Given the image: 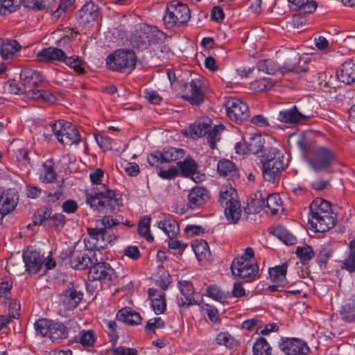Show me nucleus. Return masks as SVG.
I'll return each instance as SVG.
<instances>
[{"label": "nucleus", "instance_id": "1", "mask_svg": "<svg viewBox=\"0 0 355 355\" xmlns=\"http://www.w3.org/2000/svg\"><path fill=\"white\" fill-rule=\"evenodd\" d=\"M103 176V171L100 168L90 174V180L94 186L86 191V201L98 212L116 213L119 211L122 202L114 190L101 183Z\"/></svg>", "mask_w": 355, "mask_h": 355}, {"label": "nucleus", "instance_id": "2", "mask_svg": "<svg viewBox=\"0 0 355 355\" xmlns=\"http://www.w3.org/2000/svg\"><path fill=\"white\" fill-rule=\"evenodd\" d=\"M309 216V224L315 232H327L336 223V214L332 212L330 202L320 198L311 203Z\"/></svg>", "mask_w": 355, "mask_h": 355}, {"label": "nucleus", "instance_id": "3", "mask_svg": "<svg viewBox=\"0 0 355 355\" xmlns=\"http://www.w3.org/2000/svg\"><path fill=\"white\" fill-rule=\"evenodd\" d=\"M20 80L23 92L28 98L42 99L50 103L55 101V98L51 93L42 89L44 78L41 72L31 68H24L21 71Z\"/></svg>", "mask_w": 355, "mask_h": 355}, {"label": "nucleus", "instance_id": "4", "mask_svg": "<svg viewBox=\"0 0 355 355\" xmlns=\"http://www.w3.org/2000/svg\"><path fill=\"white\" fill-rule=\"evenodd\" d=\"M230 270L234 278L239 277L243 282H251L257 279L259 277V270L253 249L248 247L243 254L234 258Z\"/></svg>", "mask_w": 355, "mask_h": 355}, {"label": "nucleus", "instance_id": "5", "mask_svg": "<svg viewBox=\"0 0 355 355\" xmlns=\"http://www.w3.org/2000/svg\"><path fill=\"white\" fill-rule=\"evenodd\" d=\"M263 177L266 181L272 182L287 165L284 155L276 148H264L261 155Z\"/></svg>", "mask_w": 355, "mask_h": 355}, {"label": "nucleus", "instance_id": "6", "mask_svg": "<svg viewBox=\"0 0 355 355\" xmlns=\"http://www.w3.org/2000/svg\"><path fill=\"white\" fill-rule=\"evenodd\" d=\"M191 17L189 7L180 2H171L166 7L163 21L167 28L180 26L186 24Z\"/></svg>", "mask_w": 355, "mask_h": 355}, {"label": "nucleus", "instance_id": "7", "mask_svg": "<svg viewBox=\"0 0 355 355\" xmlns=\"http://www.w3.org/2000/svg\"><path fill=\"white\" fill-rule=\"evenodd\" d=\"M85 245L83 250H76V245L69 246L65 258L70 259L71 267L78 270H84L91 267L95 261H98L96 254L94 248H87Z\"/></svg>", "mask_w": 355, "mask_h": 355}, {"label": "nucleus", "instance_id": "8", "mask_svg": "<svg viewBox=\"0 0 355 355\" xmlns=\"http://www.w3.org/2000/svg\"><path fill=\"white\" fill-rule=\"evenodd\" d=\"M50 127L58 141L64 145L71 146L73 144H78L80 141L78 129L70 122L60 120L51 122Z\"/></svg>", "mask_w": 355, "mask_h": 355}, {"label": "nucleus", "instance_id": "9", "mask_svg": "<svg viewBox=\"0 0 355 355\" xmlns=\"http://www.w3.org/2000/svg\"><path fill=\"white\" fill-rule=\"evenodd\" d=\"M136 61V55L133 51L120 49L110 54L107 58L106 63L109 69L113 71H130L135 69Z\"/></svg>", "mask_w": 355, "mask_h": 355}, {"label": "nucleus", "instance_id": "10", "mask_svg": "<svg viewBox=\"0 0 355 355\" xmlns=\"http://www.w3.org/2000/svg\"><path fill=\"white\" fill-rule=\"evenodd\" d=\"M37 333L48 336L53 342H60L68 336L67 327L62 323L55 322L45 318L40 319L35 323Z\"/></svg>", "mask_w": 355, "mask_h": 355}, {"label": "nucleus", "instance_id": "11", "mask_svg": "<svg viewBox=\"0 0 355 355\" xmlns=\"http://www.w3.org/2000/svg\"><path fill=\"white\" fill-rule=\"evenodd\" d=\"M335 159L334 153L327 147L320 146L314 149L308 158L309 166L315 171L327 170Z\"/></svg>", "mask_w": 355, "mask_h": 355}, {"label": "nucleus", "instance_id": "12", "mask_svg": "<svg viewBox=\"0 0 355 355\" xmlns=\"http://www.w3.org/2000/svg\"><path fill=\"white\" fill-rule=\"evenodd\" d=\"M114 270L105 262L95 261L89 268L88 278L91 281H100L110 285L116 279Z\"/></svg>", "mask_w": 355, "mask_h": 355}, {"label": "nucleus", "instance_id": "13", "mask_svg": "<svg viewBox=\"0 0 355 355\" xmlns=\"http://www.w3.org/2000/svg\"><path fill=\"white\" fill-rule=\"evenodd\" d=\"M23 260L26 271L32 275L39 272L45 261L44 255L35 249L34 245H27L24 250Z\"/></svg>", "mask_w": 355, "mask_h": 355}, {"label": "nucleus", "instance_id": "14", "mask_svg": "<svg viewBox=\"0 0 355 355\" xmlns=\"http://www.w3.org/2000/svg\"><path fill=\"white\" fill-rule=\"evenodd\" d=\"M225 110L230 119L237 123H241L250 116L248 105L238 98L227 99L225 102Z\"/></svg>", "mask_w": 355, "mask_h": 355}, {"label": "nucleus", "instance_id": "15", "mask_svg": "<svg viewBox=\"0 0 355 355\" xmlns=\"http://www.w3.org/2000/svg\"><path fill=\"white\" fill-rule=\"evenodd\" d=\"M159 31L156 27L143 24L137 30L133 37V42L140 49H146L151 43L156 41Z\"/></svg>", "mask_w": 355, "mask_h": 355}, {"label": "nucleus", "instance_id": "16", "mask_svg": "<svg viewBox=\"0 0 355 355\" xmlns=\"http://www.w3.org/2000/svg\"><path fill=\"white\" fill-rule=\"evenodd\" d=\"M252 205L254 207L253 212L257 213L261 211L265 206H266L272 215L278 214L279 211H283L282 200L278 194L269 195L267 199H254L252 201Z\"/></svg>", "mask_w": 355, "mask_h": 355}, {"label": "nucleus", "instance_id": "17", "mask_svg": "<svg viewBox=\"0 0 355 355\" xmlns=\"http://www.w3.org/2000/svg\"><path fill=\"white\" fill-rule=\"evenodd\" d=\"M178 288L182 294L181 297L178 298V304L182 307H189L192 305L199 304V300L196 298L197 293L194 291L193 284L189 281H180Z\"/></svg>", "mask_w": 355, "mask_h": 355}, {"label": "nucleus", "instance_id": "18", "mask_svg": "<svg viewBox=\"0 0 355 355\" xmlns=\"http://www.w3.org/2000/svg\"><path fill=\"white\" fill-rule=\"evenodd\" d=\"M279 348L286 355L306 354L309 352L306 343L294 338L282 339Z\"/></svg>", "mask_w": 355, "mask_h": 355}, {"label": "nucleus", "instance_id": "19", "mask_svg": "<svg viewBox=\"0 0 355 355\" xmlns=\"http://www.w3.org/2000/svg\"><path fill=\"white\" fill-rule=\"evenodd\" d=\"M18 200L17 191L14 189L0 191V223L6 214L15 209Z\"/></svg>", "mask_w": 355, "mask_h": 355}, {"label": "nucleus", "instance_id": "20", "mask_svg": "<svg viewBox=\"0 0 355 355\" xmlns=\"http://www.w3.org/2000/svg\"><path fill=\"white\" fill-rule=\"evenodd\" d=\"M183 98L193 105H198L203 101L200 80H192L184 85Z\"/></svg>", "mask_w": 355, "mask_h": 355}, {"label": "nucleus", "instance_id": "21", "mask_svg": "<svg viewBox=\"0 0 355 355\" xmlns=\"http://www.w3.org/2000/svg\"><path fill=\"white\" fill-rule=\"evenodd\" d=\"M98 15L99 8L92 1L85 3L78 14L80 23L83 24L96 21Z\"/></svg>", "mask_w": 355, "mask_h": 355}, {"label": "nucleus", "instance_id": "22", "mask_svg": "<svg viewBox=\"0 0 355 355\" xmlns=\"http://www.w3.org/2000/svg\"><path fill=\"white\" fill-rule=\"evenodd\" d=\"M208 199V191L204 187H196L188 195V207L192 209L200 207Z\"/></svg>", "mask_w": 355, "mask_h": 355}, {"label": "nucleus", "instance_id": "23", "mask_svg": "<svg viewBox=\"0 0 355 355\" xmlns=\"http://www.w3.org/2000/svg\"><path fill=\"white\" fill-rule=\"evenodd\" d=\"M288 264L284 262L281 265L276 266L269 269V276L271 282L275 285L270 286L271 291H275V287L277 286H284L286 283V273Z\"/></svg>", "mask_w": 355, "mask_h": 355}, {"label": "nucleus", "instance_id": "24", "mask_svg": "<svg viewBox=\"0 0 355 355\" xmlns=\"http://www.w3.org/2000/svg\"><path fill=\"white\" fill-rule=\"evenodd\" d=\"M64 53L62 49L55 47L44 48L37 53V60L39 62H61L63 60Z\"/></svg>", "mask_w": 355, "mask_h": 355}, {"label": "nucleus", "instance_id": "25", "mask_svg": "<svg viewBox=\"0 0 355 355\" xmlns=\"http://www.w3.org/2000/svg\"><path fill=\"white\" fill-rule=\"evenodd\" d=\"M148 297L151 301V307L156 314H161L166 309L165 293L159 292L154 288H150L148 291Z\"/></svg>", "mask_w": 355, "mask_h": 355}, {"label": "nucleus", "instance_id": "26", "mask_svg": "<svg viewBox=\"0 0 355 355\" xmlns=\"http://www.w3.org/2000/svg\"><path fill=\"white\" fill-rule=\"evenodd\" d=\"M337 77L345 84L353 83L355 81V62L349 60L343 63L340 70L337 71Z\"/></svg>", "mask_w": 355, "mask_h": 355}, {"label": "nucleus", "instance_id": "27", "mask_svg": "<svg viewBox=\"0 0 355 355\" xmlns=\"http://www.w3.org/2000/svg\"><path fill=\"white\" fill-rule=\"evenodd\" d=\"M218 173L220 176L227 180H235L239 178V174L235 164L229 159H221L218 163Z\"/></svg>", "mask_w": 355, "mask_h": 355}, {"label": "nucleus", "instance_id": "28", "mask_svg": "<svg viewBox=\"0 0 355 355\" xmlns=\"http://www.w3.org/2000/svg\"><path fill=\"white\" fill-rule=\"evenodd\" d=\"M306 119L307 116L300 112L296 106L290 110L280 111L278 114V120L286 123H296Z\"/></svg>", "mask_w": 355, "mask_h": 355}, {"label": "nucleus", "instance_id": "29", "mask_svg": "<svg viewBox=\"0 0 355 355\" xmlns=\"http://www.w3.org/2000/svg\"><path fill=\"white\" fill-rule=\"evenodd\" d=\"M209 126L210 121L209 119L203 122L196 121L185 129L184 133L187 137L198 138L207 134L209 130Z\"/></svg>", "mask_w": 355, "mask_h": 355}, {"label": "nucleus", "instance_id": "30", "mask_svg": "<svg viewBox=\"0 0 355 355\" xmlns=\"http://www.w3.org/2000/svg\"><path fill=\"white\" fill-rule=\"evenodd\" d=\"M116 318L118 321L130 325H137L141 322L140 315L128 308L120 309L116 313Z\"/></svg>", "mask_w": 355, "mask_h": 355}, {"label": "nucleus", "instance_id": "31", "mask_svg": "<svg viewBox=\"0 0 355 355\" xmlns=\"http://www.w3.org/2000/svg\"><path fill=\"white\" fill-rule=\"evenodd\" d=\"M21 45L14 40H2L0 43V54L3 59H9L21 50Z\"/></svg>", "mask_w": 355, "mask_h": 355}, {"label": "nucleus", "instance_id": "32", "mask_svg": "<svg viewBox=\"0 0 355 355\" xmlns=\"http://www.w3.org/2000/svg\"><path fill=\"white\" fill-rule=\"evenodd\" d=\"M83 298V293L74 289H69L62 297V303L67 309L76 308Z\"/></svg>", "mask_w": 355, "mask_h": 355}, {"label": "nucleus", "instance_id": "33", "mask_svg": "<svg viewBox=\"0 0 355 355\" xmlns=\"http://www.w3.org/2000/svg\"><path fill=\"white\" fill-rule=\"evenodd\" d=\"M157 226L171 240L175 238L179 232V225L177 221L173 219L167 218L164 220H160L158 222Z\"/></svg>", "mask_w": 355, "mask_h": 355}, {"label": "nucleus", "instance_id": "34", "mask_svg": "<svg viewBox=\"0 0 355 355\" xmlns=\"http://www.w3.org/2000/svg\"><path fill=\"white\" fill-rule=\"evenodd\" d=\"M74 2L75 0H45L47 9L53 10L56 8L53 12L55 17H59L61 12H64Z\"/></svg>", "mask_w": 355, "mask_h": 355}, {"label": "nucleus", "instance_id": "35", "mask_svg": "<svg viewBox=\"0 0 355 355\" xmlns=\"http://www.w3.org/2000/svg\"><path fill=\"white\" fill-rule=\"evenodd\" d=\"M270 232L284 244H296L297 242V238L282 226H277Z\"/></svg>", "mask_w": 355, "mask_h": 355}, {"label": "nucleus", "instance_id": "36", "mask_svg": "<svg viewBox=\"0 0 355 355\" xmlns=\"http://www.w3.org/2000/svg\"><path fill=\"white\" fill-rule=\"evenodd\" d=\"M233 200H238L236 190L231 185H223L219 193V202L222 205H227Z\"/></svg>", "mask_w": 355, "mask_h": 355}, {"label": "nucleus", "instance_id": "37", "mask_svg": "<svg viewBox=\"0 0 355 355\" xmlns=\"http://www.w3.org/2000/svg\"><path fill=\"white\" fill-rule=\"evenodd\" d=\"M226 206L225 214L227 220L232 223H237L241 215V209L239 201L233 200Z\"/></svg>", "mask_w": 355, "mask_h": 355}, {"label": "nucleus", "instance_id": "38", "mask_svg": "<svg viewBox=\"0 0 355 355\" xmlns=\"http://www.w3.org/2000/svg\"><path fill=\"white\" fill-rule=\"evenodd\" d=\"M76 342H78L83 347H92L96 341V335L92 329L81 330L78 337L75 338Z\"/></svg>", "mask_w": 355, "mask_h": 355}, {"label": "nucleus", "instance_id": "39", "mask_svg": "<svg viewBox=\"0 0 355 355\" xmlns=\"http://www.w3.org/2000/svg\"><path fill=\"white\" fill-rule=\"evenodd\" d=\"M297 64L293 63L291 62H287L284 64V67L282 69V74H284L286 72H294L300 73L306 71L308 69V62L303 58H297Z\"/></svg>", "mask_w": 355, "mask_h": 355}, {"label": "nucleus", "instance_id": "40", "mask_svg": "<svg viewBox=\"0 0 355 355\" xmlns=\"http://www.w3.org/2000/svg\"><path fill=\"white\" fill-rule=\"evenodd\" d=\"M177 164L182 176L189 177L190 175H195L198 165L193 159L187 158L183 162H178Z\"/></svg>", "mask_w": 355, "mask_h": 355}, {"label": "nucleus", "instance_id": "41", "mask_svg": "<svg viewBox=\"0 0 355 355\" xmlns=\"http://www.w3.org/2000/svg\"><path fill=\"white\" fill-rule=\"evenodd\" d=\"M56 178V173L53 168V163L47 160L42 164V169L40 173V180L43 182H53Z\"/></svg>", "mask_w": 355, "mask_h": 355}, {"label": "nucleus", "instance_id": "42", "mask_svg": "<svg viewBox=\"0 0 355 355\" xmlns=\"http://www.w3.org/2000/svg\"><path fill=\"white\" fill-rule=\"evenodd\" d=\"M88 234L92 238H94L96 240V241H101L103 242H107L108 243H111L114 241L116 237L114 235H112L109 232H107L105 229H88Z\"/></svg>", "mask_w": 355, "mask_h": 355}, {"label": "nucleus", "instance_id": "43", "mask_svg": "<svg viewBox=\"0 0 355 355\" xmlns=\"http://www.w3.org/2000/svg\"><path fill=\"white\" fill-rule=\"evenodd\" d=\"M264 141L261 136L250 137L246 143V149L248 153L257 155L260 152H264Z\"/></svg>", "mask_w": 355, "mask_h": 355}, {"label": "nucleus", "instance_id": "44", "mask_svg": "<svg viewBox=\"0 0 355 355\" xmlns=\"http://www.w3.org/2000/svg\"><path fill=\"white\" fill-rule=\"evenodd\" d=\"M253 355H270L271 347L266 338L260 337L256 340L252 347Z\"/></svg>", "mask_w": 355, "mask_h": 355}, {"label": "nucleus", "instance_id": "45", "mask_svg": "<svg viewBox=\"0 0 355 355\" xmlns=\"http://www.w3.org/2000/svg\"><path fill=\"white\" fill-rule=\"evenodd\" d=\"M295 254L303 265L307 263L315 256V252L311 245H298Z\"/></svg>", "mask_w": 355, "mask_h": 355}, {"label": "nucleus", "instance_id": "46", "mask_svg": "<svg viewBox=\"0 0 355 355\" xmlns=\"http://www.w3.org/2000/svg\"><path fill=\"white\" fill-rule=\"evenodd\" d=\"M342 320L347 322L355 320V301L351 300L345 303L340 311Z\"/></svg>", "mask_w": 355, "mask_h": 355}, {"label": "nucleus", "instance_id": "47", "mask_svg": "<svg viewBox=\"0 0 355 355\" xmlns=\"http://www.w3.org/2000/svg\"><path fill=\"white\" fill-rule=\"evenodd\" d=\"M12 281L10 278H6L0 283V302L7 304L11 298V289Z\"/></svg>", "mask_w": 355, "mask_h": 355}, {"label": "nucleus", "instance_id": "48", "mask_svg": "<svg viewBox=\"0 0 355 355\" xmlns=\"http://www.w3.org/2000/svg\"><path fill=\"white\" fill-rule=\"evenodd\" d=\"M257 67L259 71H264L268 74H274L277 71L282 73V69L284 66L280 67L272 60H263L259 61Z\"/></svg>", "mask_w": 355, "mask_h": 355}, {"label": "nucleus", "instance_id": "49", "mask_svg": "<svg viewBox=\"0 0 355 355\" xmlns=\"http://www.w3.org/2000/svg\"><path fill=\"white\" fill-rule=\"evenodd\" d=\"M340 268L349 272L355 271V245H349L347 257L340 261Z\"/></svg>", "mask_w": 355, "mask_h": 355}, {"label": "nucleus", "instance_id": "50", "mask_svg": "<svg viewBox=\"0 0 355 355\" xmlns=\"http://www.w3.org/2000/svg\"><path fill=\"white\" fill-rule=\"evenodd\" d=\"M191 247L199 262H204L211 259V252L209 245H191Z\"/></svg>", "mask_w": 355, "mask_h": 355}, {"label": "nucleus", "instance_id": "51", "mask_svg": "<svg viewBox=\"0 0 355 355\" xmlns=\"http://www.w3.org/2000/svg\"><path fill=\"white\" fill-rule=\"evenodd\" d=\"M19 6V0H0V14L8 15L15 12Z\"/></svg>", "mask_w": 355, "mask_h": 355}, {"label": "nucleus", "instance_id": "52", "mask_svg": "<svg viewBox=\"0 0 355 355\" xmlns=\"http://www.w3.org/2000/svg\"><path fill=\"white\" fill-rule=\"evenodd\" d=\"M217 344L232 349L237 345L236 340L228 332H220L216 338Z\"/></svg>", "mask_w": 355, "mask_h": 355}, {"label": "nucleus", "instance_id": "53", "mask_svg": "<svg viewBox=\"0 0 355 355\" xmlns=\"http://www.w3.org/2000/svg\"><path fill=\"white\" fill-rule=\"evenodd\" d=\"M183 155V150L182 149H177L174 148H170L167 150L161 153L162 162H171L175 161Z\"/></svg>", "mask_w": 355, "mask_h": 355}, {"label": "nucleus", "instance_id": "54", "mask_svg": "<svg viewBox=\"0 0 355 355\" xmlns=\"http://www.w3.org/2000/svg\"><path fill=\"white\" fill-rule=\"evenodd\" d=\"M138 232L140 235L146 239L147 242L153 241V237L150 233V218H144L139 221Z\"/></svg>", "mask_w": 355, "mask_h": 355}, {"label": "nucleus", "instance_id": "55", "mask_svg": "<svg viewBox=\"0 0 355 355\" xmlns=\"http://www.w3.org/2000/svg\"><path fill=\"white\" fill-rule=\"evenodd\" d=\"M61 62H64L67 65H68L71 68H73L78 73H84V69L81 67L82 61L80 60L78 56L73 55L71 57H67L66 54L64 53L63 60H62Z\"/></svg>", "mask_w": 355, "mask_h": 355}, {"label": "nucleus", "instance_id": "56", "mask_svg": "<svg viewBox=\"0 0 355 355\" xmlns=\"http://www.w3.org/2000/svg\"><path fill=\"white\" fill-rule=\"evenodd\" d=\"M224 130L222 125H215L210 131H208L207 141L211 149L216 148V142L220 139V134Z\"/></svg>", "mask_w": 355, "mask_h": 355}, {"label": "nucleus", "instance_id": "57", "mask_svg": "<svg viewBox=\"0 0 355 355\" xmlns=\"http://www.w3.org/2000/svg\"><path fill=\"white\" fill-rule=\"evenodd\" d=\"M273 87V82L269 78H260L251 83V87L257 92H264Z\"/></svg>", "mask_w": 355, "mask_h": 355}, {"label": "nucleus", "instance_id": "58", "mask_svg": "<svg viewBox=\"0 0 355 355\" xmlns=\"http://www.w3.org/2000/svg\"><path fill=\"white\" fill-rule=\"evenodd\" d=\"M279 329V326L277 323L266 324L261 320L259 327L256 329V333L257 334L267 336L272 332H277Z\"/></svg>", "mask_w": 355, "mask_h": 355}, {"label": "nucleus", "instance_id": "59", "mask_svg": "<svg viewBox=\"0 0 355 355\" xmlns=\"http://www.w3.org/2000/svg\"><path fill=\"white\" fill-rule=\"evenodd\" d=\"M19 5L21 3L25 7L33 10H44L47 9L45 0H19Z\"/></svg>", "mask_w": 355, "mask_h": 355}, {"label": "nucleus", "instance_id": "60", "mask_svg": "<svg viewBox=\"0 0 355 355\" xmlns=\"http://www.w3.org/2000/svg\"><path fill=\"white\" fill-rule=\"evenodd\" d=\"M165 327L164 321L160 317H156L148 320L145 327L146 330L150 333L155 332L157 329H162Z\"/></svg>", "mask_w": 355, "mask_h": 355}, {"label": "nucleus", "instance_id": "61", "mask_svg": "<svg viewBox=\"0 0 355 355\" xmlns=\"http://www.w3.org/2000/svg\"><path fill=\"white\" fill-rule=\"evenodd\" d=\"M103 324L112 340H116L118 338V333L117 324L116 321L112 320H103Z\"/></svg>", "mask_w": 355, "mask_h": 355}, {"label": "nucleus", "instance_id": "62", "mask_svg": "<svg viewBox=\"0 0 355 355\" xmlns=\"http://www.w3.org/2000/svg\"><path fill=\"white\" fill-rule=\"evenodd\" d=\"M138 350L135 348L119 346L111 349L112 355H138Z\"/></svg>", "mask_w": 355, "mask_h": 355}, {"label": "nucleus", "instance_id": "63", "mask_svg": "<svg viewBox=\"0 0 355 355\" xmlns=\"http://www.w3.org/2000/svg\"><path fill=\"white\" fill-rule=\"evenodd\" d=\"M95 139L100 146L104 150L112 149L111 139L108 136H103V135H95Z\"/></svg>", "mask_w": 355, "mask_h": 355}, {"label": "nucleus", "instance_id": "64", "mask_svg": "<svg viewBox=\"0 0 355 355\" xmlns=\"http://www.w3.org/2000/svg\"><path fill=\"white\" fill-rule=\"evenodd\" d=\"M261 319L259 317L248 319L242 322L241 327L248 331H252L254 328L257 329L261 324Z\"/></svg>", "mask_w": 355, "mask_h": 355}]
</instances>
